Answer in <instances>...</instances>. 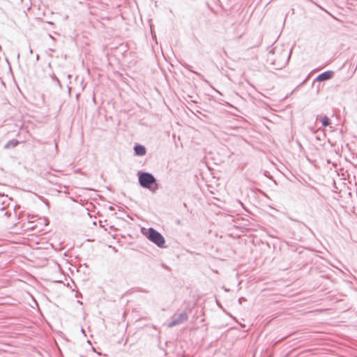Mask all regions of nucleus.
<instances>
[{"instance_id":"nucleus-25","label":"nucleus","mask_w":357,"mask_h":357,"mask_svg":"<svg viewBox=\"0 0 357 357\" xmlns=\"http://www.w3.org/2000/svg\"><path fill=\"white\" fill-rule=\"evenodd\" d=\"M162 266L167 268V266H165V264H162Z\"/></svg>"},{"instance_id":"nucleus-14","label":"nucleus","mask_w":357,"mask_h":357,"mask_svg":"<svg viewBox=\"0 0 357 357\" xmlns=\"http://www.w3.org/2000/svg\"><path fill=\"white\" fill-rule=\"evenodd\" d=\"M3 148L5 149H10L9 144H8V142L4 145Z\"/></svg>"},{"instance_id":"nucleus-9","label":"nucleus","mask_w":357,"mask_h":357,"mask_svg":"<svg viewBox=\"0 0 357 357\" xmlns=\"http://www.w3.org/2000/svg\"><path fill=\"white\" fill-rule=\"evenodd\" d=\"M20 142L15 139H12L8 142V144H9L10 148H15L16 147Z\"/></svg>"},{"instance_id":"nucleus-19","label":"nucleus","mask_w":357,"mask_h":357,"mask_svg":"<svg viewBox=\"0 0 357 357\" xmlns=\"http://www.w3.org/2000/svg\"><path fill=\"white\" fill-rule=\"evenodd\" d=\"M316 138L317 140H321V137L319 136H317Z\"/></svg>"},{"instance_id":"nucleus-11","label":"nucleus","mask_w":357,"mask_h":357,"mask_svg":"<svg viewBox=\"0 0 357 357\" xmlns=\"http://www.w3.org/2000/svg\"><path fill=\"white\" fill-rule=\"evenodd\" d=\"M52 79L53 81H54V82H56L57 83V84L59 85V86L60 88H61V82L59 81V78L54 74H53L52 75Z\"/></svg>"},{"instance_id":"nucleus-4","label":"nucleus","mask_w":357,"mask_h":357,"mask_svg":"<svg viewBox=\"0 0 357 357\" xmlns=\"http://www.w3.org/2000/svg\"><path fill=\"white\" fill-rule=\"evenodd\" d=\"M188 319V315L185 312H183L178 315H174L172 317V321L170 322H169L168 327L172 328L185 321H187Z\"/></svg>"},{"instance_id":"nucleus-22","label":"nucleus","mask_w":357,"mask_h":357,"mask_svg":"<svg viewBox=\"0 0 357 357\" xmlns=\"http://www.w3.org/2000/svg\"><path fill=\"white\" fill-rule=\"evenodd\" d=\"M1 211H3V210H4V207H1Z\"/></svg>"},{"instance_id":"nucleus-6","label":"nucleus","mask_w":357,"mask_h":357,"mask_svg":"<svg viewBox=\"0 0 357 357\" xmlns=\"http://www.w3.org/2000/svg\"><path fill=\"white\" fill-rule=\"evenodd\" d=\"M134 155L137 156H144L146 153V149L144 145L135 144L133 147Z\"/></svg>"},{"instance_id":"nucleus-1","label":"nucleus","mask_w":357,"mask_h":357,"mask_svg":"<svg viewBox=\"0 0 357 357\" xmlns=\"http://www.w3.org/2000/svg\"><path fill=\"white\" fill-rule=\"evenodd\" d=\"M138 183L141 187L155 192L159 188V183L152 173L138 171L137 173Z\"/></svg>"},{"instance_id":"nucleus-20","label":"nucleus","mask_w":357,"mask_h":357,"mask_svg":"<svg viewBox=\"0 0 357 357\" xmlns=\"http://www.w3.org/2000/svg\"><path fill=\"white\" fill-rule=\"evenodd\" d=\"M261 40H259V44H258V45H257L256 46H259V45H261Z\"/></svg>"},{"instance_id":"nucleus-3","label":"nucleus","mask_w":357,"mask_h":357,"mask_svg":"<svg viewBox=\"0 0 357 357\" xmlns=\"http://www.w3.org/2000/svg\"><path fill=\"white\" fill-rule=\"evenodd\" d=\"M292 53V49H291L289 52H286L283 51L280 55V57L282 58V61H278L276 60H273L271 62V64L273 66L275 69H282L284 68L289 63L291 56Z\"/></svg>"},{"instance_id":"nucleus-23","label":"nucleus","mask_w":357,"mask_h":357,"mask_svg":"<svg viewBox=\"0 0 357 357\" xmlns=\"http://www.w3.org/2000/svg\"><path fill=\"white\" fill-rule=\"evenodd\" d=\"M114 251L116 252V249L115 248H114Z\"/></svg>"},{"instance_id":"nucleus-7","label":"nucleus","mask_w":357,"mask_h":357,"mask_svg":"<svg viewBox=\"0 0 357 357\" xmlns=\"http://www.w3.org/2000/svg\"><path fill=\"white\" fill-rule=\"evenodd\" d=\"M182 66H183L185 69L188 70H189V71H190L191 73H194L195 75H196L197 76H198V77H199L202 80L204 81V82H206V83H208V80H206L201 73H198V72H197V71L192 70L191 69L192 66H191L190 65H189L188 63H182Z\"/></svg>"},{"instance_id":"nucleus-2","label":"nucleus","mask_w":357,"mask_h":357,"mask_svg":"<svg viewBox=\"0 0 357 357\" xmlns=\"http://www.w3.org/2000/svg\"><path fill=\"white\" fill-rule=\"evenodd\" d=\"M142 234L152 243L158 248H163L165 247V239L164 236L156 229L153 227L149 229L142 228Z\"/></svg>"},{"instance_id":"nucleus-5","label":"nucleus","mask_w":357,"mask_h":357,"mask_svg":"<svg viewBox=\"0 0 357 357\" xmlns=\"http://www.w3.org/2000/svg\"><path fill=\"white\" fill-rule=\"evenodd\" d=\"M334 75H335L334 71L331 70H326V71L319 74L314 79L312 84H314V82H325V81L329 80L333 77Z\"/></svg>"},{"instance_id":"nucleus-12","label":"nucleus","mask_w":357,"mask_h":357,"mask_svg":"<svg viewBox=\"0 0 357 357\" xmlns=\"http://www.w3.org/2000/svg\"><path fill=\"white\" fill-rule=\"evenodd\" d=\"M245 301H246V298L244 297H240L238 300L239 304H241L243 302H244Z\"/></svg>"},{"instance_id":"nucleus-10","label":"nucleus","mask_w":357,"mask_h":357,"mask_svg":"<svg viewBox=\"0 0 357 357\" xmlns=\"http://www.w3.org/2000/svg\"><path fill=\"white\" fill-rule=\"evenodd\" d=\"M40 224H43L45 226H47L49 224V220L47 218H39Z\"/></svg>"},{"instance_id":"nucleus-15","label":"nucleus","mask_w":357,"mask_h":357,"mask_svg":"<svg viewBox=\"0 0 357 357\" xmlns=\"http://www.w3.org/2000/svg\"><path fill=\"white\" fill-rule=\"evenodd\" d=\"M303 226L305 227L307 229H309V231H310V232L312 233V230L310 228H309L305 224L303 223Z\"/></svg>"},{"instance_id":"nucleus-17","label":"nucleus","mask_w":357,"mask_h":357,"mask_svg":"<svg viewBox=\"0 0 357 357\" xmlns=\"http://www.w3.org/2000/svg\"><path fill=\"white\" fill-rule=\"evenodd\" d=\"M183 206L184 208H187V204L185 202L183 203Z\"/></svg>"},{"instance_id":"nucleus-8","label":"nucleus","mask_w":357,"mask_h":357,"mask_svg":"<svg viewBox=\"0 0 357 357\" xmlns=\"http://www.w3.org/2000/svg\"><path fill=\"white\" fill-rule=\"evenodd\" d=\"M320 121H321V126H324V127L328 126L331 124V121L329 119V117H328L326 115L324 116H321Z\"/></svg>"},{"instance_id":"nucleus-16","label":"nucleus","mask_w":357,"mask_h":357,"mask_svg":"<svg viewBox=\"0 0 357 357\" xmlns=\"http://www.w3.org/2000/svg\"><path fill=\"white\" fill-rule=\"evenodd\" d=\"M36 61H38L40 59L39 54H36Z\"/></svg>"},{"instance_id":"nucleus-18","label":"nucleus","mask_w":357,"mask_h":357,"mask_svg":"<svg viewBox=\"0 0 357 357\" xmlns=\"http://www.w3.org/2000/svg\"><path fill=\"white\" fill-rule=\"evenodd\" d=\"M67 77H68V79H71V75L68 74Z\"/></svg>"},{"instance_id":"nucleus-13","label":"nucleus","mask_w":357,"mask_h":357,"mask_svg":"<svg viewBox=\"0 0 357 357\" xmlns=\"http://www.w3.org/2000/svg\"><path fill=\"white\" fill-rule=\"evenodd\" d=\"M275 47H273L269 50V54H273L275 53Z\"/></svg>"},{"instance_id":"nucleus-24","label":"nucleus","mask_w":357,"mask_h":357,"mask_svg":"<svg viewBox=\"0 0 357 357\" xmlns=\"http://www.w3.org/2000/svg\"><path fill=\"white\" fill-rule=\"evenodd\" d=\"M162 266L167 268V266H165V264H162Z\"/></svg>"},{"instance_id":"nucleus-21","label":"nucleus","mask_w":357,"mask_h":357,"mask_svg":"<svg viewBox=\"0 0 357 357\" xmlns=\"http://www.w3.org/2000/svg\"><path fill=\"white\" fill-rule=\"evenodd\" d=\"M29 52H30L31 54H32V53H33V50H32V49H31V48H30V50H29Z\"/></svg>"}]
</instances>
